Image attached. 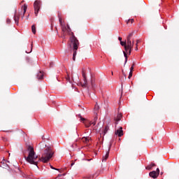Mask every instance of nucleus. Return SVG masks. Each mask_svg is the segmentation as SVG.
<instances>
[{
  "label": "nucleus",
  "mask_w": 179,
  "mask_h": 179,
  "mask_svg": "<svg viewBox=\"0 0 179 179\" xmlns=\"http://www.w3.org/2000/svg\"><path fill=\"white\" fill-rule=\"evenodd\" d=\"M27 150L29 152L28 156L24 157V159L27 163L29 164H34L38 167L37 164H38V162H43V163H48L50 162V159L54 156V151H52V148L51 147H48L44 150L43 153L42 154V157L37 160L38 156L36 155V152H34V148L29 145L27 148Z\"/></svg>",
  "instance_id": "obj_1"
},
{
  "label": "nucleus",
  "mask_w": 179,
  "mask_h": 179,
  "mask_svg": "<svg viewBox=\"0 0 179 179\" xmlns=\"http://www.w3.org/2000/svg\"><path fill=\"white\" fill-rule=\"evenodd\" d=\"M70 41H71V43L68 45V47L69 48H72V45H73V60L76 61L77 51H78V49L79 48V41L75 36H73L72 37L70 38Z\"/></svg>",
  "instance_id": "obj_2"
},
{
  "label": "nucleus",
  "mask_w": 179,
  "mask_h": 179,
  "mask_svg": "<svg viewBox=\"0 0 179 179\" xmlns=\"http://www.w3.org/2000/svg\"><path fill=\"white\" fill-rule=\"evenodd\" d=\"M132 36H134V32L130 33L127 37V45L125 46V51L126 52H129V55H131V52L134 48V44L135 43V41H131Z\"/></svg>",
  "instance_id": "obj_3"
},
{
  "label": "nucleus",
  "mask_w": 179,
  "mask_h": 179,
  "mask_svg": "<svg viewBox=\"0 0 179 179\" xmlns=\"http://www.w3.org/2000/svg\"><path fill=\"white\" fill-rule=\"evenodd\" d=\"M40 8H41V1L36 0L34 3V13L36 16H38Z\"/></svg>",
  "instance_id": "obj_4"
},
{
  "label": "nucleus",
  "mask_w": 179,
  "mask_h": 179,
  "mask_svg": "<svg viewBox=\"0 0 179 179\" xmlns=\"http://www.w3.org/2000/svg\"><path fill=\"white\" fill-rule=\"evenodd\" d=\"M149 176L150 177H151V178H154V179H156L157 178V177H159V175L157 173H156V171H152L150 172Z\"/></svg>",
  "instance_id": "obj_5"
},
{
  "label": "nucleus",
  "mask_w": 179,
  "mask_h": 179,
  "mask_svg": "<svg viewBox=\"0 0 179 179\" xmlns=\"http://www.w3.org/2000/svg\"><path fill=\"white\" fill-rule=\"evenodd\" d=\"M115 135H118L119 137H121L124 135V131H122V127H120L115 132Z\"/></svg>",
  "instance_id": "obj_6"
},
{
  "label": "nucleus",
  "mask_w": 179,
  "mask_h": 179,
  "mask_svg": "<svg viewBox=\"0 0 179 179\" xmlns=\"http://www.w3.org/2000/svg\"><path fill=\"white\" fill-rule=\"evenodd\" d=\"M121 118H122V115L121 113H119L117 116V117H115V124L117 125L118 124V122H120V121H121Z\"/></svg>",
  "instance_id": "obj_7"
},
{
  "label": "nucleus",
  "mask_w": 179,
  "mask_h": 179,
  "mask_svg": "<svg viewBox=\"0 0 179 179\" xmlns=\"http://www.w3.org/2000/svg\"><path fill=\"white\" fill-rule=\"evenodd\" d=\"M36 78L37 79H43V78H44V73L42 71H39L36 74Z\"/></svg>",
  "instance_id": "obj_8"
},
{
  "label": "nucleus",
  "mask_w": 179,
  "mask_h": 179,
  "mask_svg": "<svg viewBox=\"0 0 179 179\" xmlns=\"http://www.w3.org/2000/svg\"><path fill=\"white\" fill-rule=\"evenodd\" d=\"M83 141L85 143H89L90 141V137L89 136H87V137H83Z\"/></svg>",
  "instance_id": "obj_9"
},
{
  "label": "nucleus",
  "mask_w": 179,
  "mask_h": 179,
  "mask_svg": "<svg viewBox=\"0 0 179 179\" xmlns=\"http://www.w3.org/2000/svg\"><path fill=\"white\" fill-rule=\"evenodd\" d=\"M19 19H20L19 15H17L15 14V15H14V20H15L16 24H19Z\"/></svg>",
  "instance_id": "obj_10"
},
{
  "label": "nucleus",
  "mask_w": 179,
  "mask_h": 179,
  "mask_svg": "<svg viewBox=\"0 0 179 179\" xmlns=\"http://www.w3.org/2000/svg\"><path fill=\"white\" fill-rule=\"evenodd\" d=\"M97 121V117H94V120L90 122V125H96V122Z\"/></svg>",
  "instance_id": "obj_11"
},
{
  "label": "nucleus",
  "mask_w": 179,
  "mask_h": 179,
  "mask_svg": "<svg viewBox=\"0 0 179 179\" xmlns=\"http://www.w3.org/2000/svg\"><path fill=\"white\" fill-rule=\"evenodd\" d=\"M108 155H110V152L108 151L105 156L103 157V162H106V160H107V159H108Z\"/></svg>",
  "instance_id": "obj_12"
},
{
  "label": "nucleus",
  "mask_w": 179,
  "mask_h": 179,
  "mask_svg": "<svg viewBox=\"0 0 179 179\" xmlns=\"http://www.w3.org/2000/svg\"><path fill=\"white\" fill-rule=\"evenodd\" d=\"M83 80H84V83L83 84L81 83V86H82V87L86 88V87H87V79H85Z\"/></svg>",
  "instance_id": "obj_13"
},
{
  "label": "nucleus",
  "mask_w": 179,
  "mask_h": 179,
  "mask_svg": "<svg viewBox=\"0 0 179 179\" xmlns=\"http://www.w3.org/2000/svg\"><path fill=\"white\" fill-rule=\"evenodd\" d=\"M23 9H24V13H23L22 19H23V17L24 16V15H25V13H26V10H27V5L24 4V6H23Z\"/></svg>",
  "instance_id": "obj_14"
},
{
  "label": "nucleus",
  "mask_w": 179,
  "mask_h": 179,
  "mask_svg": "<svg viewBox=\"0 0 179 179\" xmlns=\"http://www.w3.org/2000/svg\"><path fill=\"white\" fill-rule=\"evenodd\" d=\"M124 54V57L125 58V61H124V64H127V62H128V55H127V52H123Z\"/></svg>",
  "instance_id": "obj_15"
},
{
  "label": "nucleus",
  "mask_w": 179,
  "mask_h": 179,
  "mask_svg": "<svg viewBox=\"0 0 179 179\" xmlns=\"http://www.w3.org/2000/svg\"><path fill=\"white\" fill-rule=\"evenodd\" d=\"M62 29L64 33H65V31H68V29L66 28V26H65V24L62 25Z\"/></svg>",
  "instance_id": "obj_16"
},
{
  "label": "nucleus",
  "mask_w": 179,
  "mask_h": 179,
  "mask_svg": "<svg viewBox=\"0 0 179 179\" xmlns=\"http://www.w3.org/2000/svg\"><path fill=\"white\" fill-rule=\"evenodd\" d=\"M120 45H122V47H124V50H125V47H127V41H120Z\"/></svg>",
  "instance_id": "obj_17"
},
{
  "label": "nucleus",
  "mask_w": 179,
  "mask_h": 179,
  "mask_svg": "<svg viewBox=\"0 0 179 179\" xmlns=\"http://www.w3.org/2000/svg\"><path fill=\"white\" fill-rule=\"evenodd\" d=\"M108 129H110V128L108 127V126H106L105 129L103 130V135H106V134H107V132L108 131Z\"/></svg>",
  "instance_id": "obj_18"
},
{
  "label": "nucleus",
  "mask_w": 179,
  "mask_h": 179,
  "mask_svg": "<svg viewBox=\"0 0 179 179\" xmlns=\"http://www.w3.org/2000/svg\"><path fill=\"white\" fill-rule=\"evenodd\" d=\"M78 117L80 118V121H81V122H83V121H85V120H86V119H85L84 117H82V115H80V114H78Z\"/></svg>",
  "instance_id": "obj_19"
},
{
  "label": "nucleus",
  "mask_w": 179,
  "mask_h": 179,
  "mask_svg": "<svg viewBox=\"0 0 179 179\" xmlns=\"http://www.w3.org/2000/svg\"><path fill=\"white\" fill-rule=\"evenodd\" d=\"M31 31H32L33 34H36V26L35 25L31 26Z\"/></svg>",
  "instance_id": "obj_20"
},
{
  "label": "nucleus",
  "mask_w": 179,
  "mask_h": 179,
  "mask_svg": "<svg viewBox=\"0 0 179 179\" xmlns=\"http://www.w3.org/2000/svg\"><path fill=\"white\" fill-rule=\"evenodd\" d=\"M31 51H33V43L31 44V50H30V52L26 51V52H27V54H30V52H31Z\"/></svg>",
  "instance_id": "obj_21"
},
{
  "label": "nucleus",
  "mask_w": 179,
  "mask_h": 179,
  "mask_svg": "<svg viewBox=\"0 0 179 179\" xmlns=\"http://www.w3.org/2000/svg\"><path fill=\"white\" fill-rule=\"evenodd\" d=\"M59 22L61 26H64V24H62V18H61V17H59Z\"/></svg>",
  "instance_id": "obj_22"
},
{
  "label": "nucleus",
  "mask_w": 179,
  "mask_h": 179,
  "mask_svg": "<svg viewBox=\"0 0 179 179\" xmlns=\"http://www.w3.org/2000/svg\"><path fill=\"white\" fill-rule=\"evenodd\" d=\"M67 31L68 33H71V27H69V24H67Z\"/></svg>",
  "instance_id": "obj_23"
},
{
  "label": "nucleus",
  "mask_w": 179,
  "mask_h": 179,
  "mask_svg": "<svg viewBox=\"0 0 179 179\" xmlns=\"http://www.w3.org/2000/svg\"><path fill=\"white\" fill-rule=\"evenodd\" d=\"M83 80L87 79L86 78V74L85 73L84 71H83Z\"/></svg>",
  "instance_id": "obj_24"
},
{
  "label": "nucleus",
  "mask_w": 179,
  "mask_h": 179,
  "mask_svg": "<svg viewBox=\"0 0 179 179\" xmlns=\"http://www.w3.org/2000/svg\"><path fill=\"white\" fill-rule=\"evenodd\" d=\"M94 110H96V111H97L99 110V105H97V103H96V105L94 106Z\"/></svg>",
  "instance_id": "obj_25"
},
{
  "label": "nucleus",
  "mask_w": 179,
  "mask_h": 179,
  "mask_svg": "<svg viewBox=\"0 0 179 179\" xmlns=\"http://www.w3.org/2000/svg\"><path fill=\"white\" fill-rule=\"evenodd\" d=\"M128 78H129V79H131V78H132V71L129 72Z\"/></svg>",
  "instance_id": "obj_26"
},
{
  "label": "nucleus",
  "mask_w": 179,
  "mask_h": 179,
  "mask_svg": "<svg viewBox=\"0 0 179 179\" xmlns=\"http://www.w3.org/2000/svg\"><path fill=\"white\" fill-rule=\"evenodd\" d=\"M152 169V165H149L146 167V170H151Z\"/></svg>",
  "instance_id": "obj_27"
},
{
  "label": "nucleus",
  "mask_w": 179,
  "mask_h": 179,
  "mask_svg": "<svg viewBox=\"0 0 179 179\" xmlns=\"http://www.w3.org/2000/svg\"><path fill=\"white\" fill-rule=\"evenodd\" d=\"M134 66H135V64H133L130 68V72H132L134 71Z\"/></svg>",
  "instance_id": "obj_28"
},
{
  "label": "nucleus",
  "mask_w": 179,
  "mask_h": 179,
  "mask_svg": "<svg viewBox=\"0 0 179 179\" xmlns=\"http://www.w3.org/2000/svg\"><path fill=\"white\" fill-rule=\"evenodd\" d=\"M50 168L52 169V170H57V171H59V169H55L52 166H50Z\"/></svg>",
  "instance_id": "obj_29"
},
{
  "label": "nucleus",
  "mask_w": 179,
  "mask_h": 179,
  "mask_svg": "<svg viewBox=\"0 0 179 179\" xmlns=\"http://www.w3.org/2000/svg\"><path fill=\"white\" fill-rule=\"evenodd\" d=\"M157 173L160 174V169H159V168L157 169V170L155 171Z\"/></svg>",
  "instance_id": "obj_30"
},
{
  "label": "nucleus",
  "mask_w": 179,
  "mask_h": 179,
  "mask_svg": "<svg viewBox=\"0 0 179 179\" xmlns=\"http://www.w3.org/2000/svg\"><path fill=\"white\" fill-rule=\"evenodd\" d=\"M50 68H52L54 66V63L53 62H50Z\"/></svg>",
  "instance_id": "obj_31"
},
{
  "label": "nucleus",
  "mask_w": 179,
  "mask_h": 179,
  "mask_svg": "<svg viewBox=\"0 0 179 179\" xmlns=\"http://www.w3.org/2000/svg\"><path fill=\"white\" fill-rule=\"evenodd\" d=\"M6 22L9 24L10 23V19H7Z\"/></svg>",
  "instance_id": "obj_32"
},
{
  "label": "nucleus",
  "mask_w": 179,
  "mask_h": 179,
  "mask_svg": "<svg viewBox=\"0 0 179 179\" xmlns=\"http://www.w3.org/2000/svg\"><path fill=\"white\" fill-rule=\"evenodd\" d=\"M129 22H131V23H132L134 22V19L129 20L127 23H129Z\"/></svg>",
  "instance_id": "obj_33"
},
{
  "label": "nucleus",
  "mask_w": 179,
  "mask_h": 179,
  "mask_svg": "<svg viewBox=\"0 0 179 179\" xmlns=\"http://www.w3.org/2000/svg\"><path fill=\"white\" fill-rule=\"evenodd\" d=\"M75 146H76V144H72L71 147L73 148V149H75Z\"/></svg>",
  "instance_id": "obj_34"
},
{
  "label": "nucleus",
  "mask_w": 179,
  "mask_h": 179,
  "mask_svg": "<svg viewBox=\"0 0 179 179\" xmlns=\"http://www.w3.org/2000/svg\"><path fill=\"white\" fill-rule=\"evenodd\" d=\"M118 40H119V41H120V42H121V41H122V38L119 37V38H118Z\"/></svg>",
  "instance_id": "obj_35"
},
{
  "label": "nucleus",
  "mask_w": 179,
  "mask_h": 179,
  "mask_svg": "<svg viewBox=\"0 0 179 179\" xmlns=\"http://www.w3.org/2000/svg\"><path fill=\"white\" fill-rule=\"evenodd\" d=\"M138 43H141V40L139 39L136 40V43L138 44Z\"/></svg>",
  "instance_id": "obj_36"
},
{
  "label": "nucleus",
  "mask_w": 179,
  "mask_h": 179,
  "mask_svg": "<svg viewBox=\"0 0 179 179\" xmlns=\"http://www.w3.org/2000/svg\"><path fill=\"white\" fill-rule=\"evenodd\" d=\"M155 166H156V164H155L154 163H152L151 167H155Z\"/></svg>",
  "instance_id": "obj_37"
},
{
  "label": "nucleus",
  "mask_w": 179,
  "mask_h": 179,
  "mask_svg": "<svg viewBox=\"0 0 179 179\" xmlns=\"http://www.w3.org/2000/svg\"><path fill=\"white\" fill-rule=\"evenodd\" d=\"M135 50H136V51H138V46H136Z\"/></svg>",
  "instance_id": "obj_38"
},
{
  "label": "nucleus",
  "mask_w": 179,
  "mask_h": 179,
  "mask_svg": "<svg viewBox=\"0 0 179 179\" xmlns=\"http://www.w3.org/2000/svg\"><path fill=\"white\" fill-rule=\"evenodd\" d=\"M59 177H62V174H59L58 178H59Z\"/></svg>",
  "instance_id": "obj_39"
},
{
  "label": "nucleus",
  "mask_w": 179,
  "mask_h": 179,
  "mask_svg": "<svg viewBox=\"0 0 179 179\" xmlns=\"http://www.w3.org/2000/svg\"><path fill=\"white\" fill-rule=\"evenodd\" d=\"M75 164V162H72L71 163V166H73Z\"/></svg>",
  "instance_id": "obj_40"
},
{
  "label": "nucleus",
  "mask_w": 179,
  "mask_h": 179,
  "mask_svg": "<svg viewBox=\"0 0 179 179\" xmlns=\"http://www.w3.org/2000/svg\"><path fill=\"white\" fill-rule=\"evenodd\" d=\"M136 47H138V43H136Z\"/></svg>",
  "instance_id": "obj_41"
},
{
  "label": "nucleus",
  "mask_w": 179,
  "mask_h": 179,
  "mask_svg": "<svg viewBox=\"0 0 179 179\" xmlns=\"http://www.w3.org/2000/svg\"><path fill=\"white\" fill-rule=\"evenodd\" d=\"M66 52H68V50H65V53L66 54Z\"/></svg>",
  "instance_id": "obj_42"
},
{
  "label": "nucleus",
  "mask_w": 179,
  "mask_h": 179,
  "mask_svg": "<svg viewBox=\"0 0 179 179\" xmlns=\"http://www.w3.org/2000/svg\"><path fill=\"white\" fill-rule=\"evenodd\" d=\"M87 162H90V160H92V159H87Z\"/></svg>",
  "instance_id": "obj_43"
},
{
  "label": "nucleus",
  "mask_w": 179,
  "mask_h": 179,
  "mask_svg": "<svg viewBox=\"0 0 179 179\" xmlns=\"http://www.w3.org/2000/svg\"><path fill=\"white\" fill-rule=\"evenodd\" d=\"M27 19H29V15L27 16Z\"/></svg>",
  "instance_id": "obj_44"
},
{
  "label": "nucleus",
  "mask_w": 179,
  "mask_h": 179,
  "mask_svg": "<svg viewBox=\"0 0 179 179\" xmlns=\"http://www.w3.org/2000/svg\"><path fill=\"white\" fill-rule=\"evenodd\" d=\"M62 176H65V173H64V174H62Z\"/></svg>",
  "instance_id": "obj_45"
},
{
  "label": "nucleus",
  "mask_w": 179,
  "mask_h": 179,
  "mask_svg": "<svg viewBox=\"0 0 179 179\" xmlns=\"http://www.w3.org/2000/svg\"><path fill=\"white\" fill-rule=\"evenodd\" d=\"M7 163H9V161H7Z\"/></svg>",
  "instance_id": "obj_46"
},
{
  "label": "nucleus",
  "mask_w": 179,
  "mask_h": 179,
  "mask_svg": "<svg viewBox=\"0 0 179 179\" xmlns=\"http://www.w3.org/2000/svg\"><path fill=\"white\" fill-rule=\"evenodd\" d=\"M114 73L112 72V75H113Z\"/></svg>",
  "instance_id": "obj_47"
}]
</instances>
